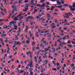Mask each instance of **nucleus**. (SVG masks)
I'll return each mask as SVG.
<instances>
[{
    "mask_svg": "<svg viewBox=\"0 0 75 75\" xmlns=\"http://www.w3.org/2000/svg\"><path fill=\"white\" fill-rule=\"evenodd\" d=\"M67 37L68 38H70V37H69V36L68 35H67Z\"/></svg>",
    "mask_w": 75,
    "mask_h": 75,
    "instance_id": "57",
    "label": "nucleus"
},
{
    "mask_svg": "<svg viewBox=\"0 0 75 75\" xmlns=\"http://www.w3.org/2000/svg\"><path fill=\"white\" fill-rule=\"evenodd\" d=\"M45 6V4L44 3L42 4V5L40 6V7H44Z\"/></svg>",
    "mask_w": 75,
    "mask_h": 75,
    "instance_id": "2",
    "label": "nucleus"
},
{
    "mask_svg": "<svg viewBox=\"0 0 75 75\" xmlns=\"http://www.w3.org/2000/svg\"><path fill=\"white\" fill-rule=\"evenodd\" d=\"M28 68V66H26V67L25 68V70H27Z\"/></svg>",
    "mask_w": 75,
    "mask_h": 75,
    "instance_id": "51",
    "label": "nucleus"
},
{
    "mask_svg": "<svg viewBox=\"0 0 75 75\" xmlns=\"http://www.w3.org/2000/svg\"><path fill=\"white\" fill-rule=\"evenodd\" d=\"M50 32V30H49L47 31H45V33H48V32Z\"/></svg>",
    "mask_w": 75,
    "mask_h": 75,
    "instance_id": "50",
    "label": "nucleus"
},
{
    "mask_svg": "<svg viewBox=\"0 0 75 75\" xmlns=\"http://www.w3.org/2000/svg\"><path fill=\"white\" fill-rule=\"evenodd\" d=\"M23 0H19V1H18V3L20 4L21 3H22V1H23Z\"/></svg>",
    "mask_w": 75,
    "mask_h": 75,
    "instance_id": "10",
    "label": "nucleus"
},
{
    "mask_svg": "<svg viewBox=\"0 0 75 75\" xmlns=\"http://www.w3.org/2000/svg\"><path fill=\"white\" fill-rule=\"evenodd\" d=\"M3 39L2 38H1L0 39V42H3Z\"/></svg>",
    "mask_w": 75,
    "mask_h": 75,
    "instance_id": "35",
    "label": "nucleus"
},
{
    "mask_svg": "<svg viewBox=\"0 0 75 75\" xmlns=\"http://www.w3.org/2000/svg\"><path fill=\"white\" fill-rule=\"evenodd\" d=\"M36 50H40V48L39 47H37L36 48Z\"/></svg>",
    "mask_w": 75,
    "mask_h": 75,
    "instance_id": "30",
    "label": "nucleus"
},
{
    "mask_svg": "<svg viewBox=\"0 0 75 75\" xmlns=\"http://www.w3.org/2000/svg\"><path fill=\"white\" fill-rule=\"evenodd\" d=\"M38 31L39 33H41V30L40 29H38Z\"/></svg>",
    "mask_w": 75,
    "mask_h": 75,
    "instance_id": "32",
    "label": "nucleus"
},
{
    "mask_svg": "<svg viewBox=\"0 0 75 75\" xmlns=\"http://www.w3.org/2000/svg\"><path fill=\"white\" fill-rule=\"evenodd\" d=\"M16 7V6L13 5L12 8H14L15 9H17V7Z\"/></svg>",
    "mask_w": 75,
    "mask_h": 75,
    "instance_id": "8",
    "label": "nucleus"
},
{
    "mask_svg": "<svg viewBox=\"0 0 75 75\" xmlns=\"http://www.w3.org/2000/svg\"><path fill=\"white\" fill-rule=\"evenodd\" d=\"M29 43H30V42L28 40H27L26 41V43L29 44Z\"/></svg>",
    "mask_w": 75,
    "mask_h": 75,
    "instance_id": "43",
    "label": "nucleus"
},
{
    "mask_svg": "<svg viewBox=\"0 0 75 75\" xmlns=\"http://www.w3.org/2000/svg\"><path fill=\"white\" fill-rule=\"evenodd\" d=\"M32 44L33 46H34L35 45V42H34V41L33 42Z\"/></svg>",
    "mask_w": 75,
    "mask_h": 75,
    "instance_id": "23",
    "label": "nucleus"
},
{
    "mask_svg": "<svg viewBox=\"0 0 75 75\" xmlns=\"http://www.w3.org/2000/svg\"><path fill=\"white\" fill-rule=\"evenodd\" d=\"M46 4L47 5H49L50 4V2H46Z\"/></svg>",
    "mask_w": 75,
    "mask_h": 75,
    "instance_id": "56",
    "label": "nucleus"
},
{
    "mask_svg": "<svg viewBox=\"0 0 75 75\" xmlns=\"http://www.w3.org/2000/svg\"><path fill=\"white\" fill-rule=\"evenodd\" d=\"M65 14H66V15L67 16H68V17H70L71 16H72V13L70 12L68 13H65Z\"/></svg>",
    "mask_w": 75,
    "mask_h": 75,
    "instance_id": "1",
    "label": "nucleus"
},
{
    "mask_svg": "<svg viewBox=\"0 0 75 75\" xmlns=\"http://www.w3.org/2000/svg\"><path fill=\"white\" fill-rule=\"evenodd\" d=\"M30 75H33V72L32 71H30Z\"/></svg>",
    "mask_w": 75,
    "mask_h": 75,
    "instance_id": "17",
    "label": "nucleus"
},
{
    "mask_svg": "<svg viewBox=\"0 0 75 75\" xmlns=\"http://www.w3.org/2000/svg\"><path fill=\"white\" fill-rule=\"evenodd\" d=\"M50 9L51 11H52V10H54V9L52 8Z\"/></svg>",
    "mask_w": 75,
    "mask_h": 75,
    "instance_id": "62",
    "label": "nucleus"
},
{
    "mask_svg": "<svg viewBox=\"0 0 75 75\" xmlns=\"http://www.w3.org/2000/svg\"><path fill=\"white\" fill-rule=\"evenodd\" d=\"M67 19H64V23H67Z\"/></svg>",
    "mask_w": 75,
    "mask_h": 75,
    "instance_id": "27",
    "label": "nucleus"
},
{
    "mask_svg": "<svg viewBox=\"0 0 75 75\" xmlns=\"http://www.w3.org/2000/svg\"><path fill=\"white\" fill-rule=\"evenodd\" d=\"M29 6H30V4H28L27 5H26V6H25L24 8H25V7H29Z\"/></svg>",
    "mask_w": 75,
    "mask_h": 75,
    "instance_id": "21",
    "label": "nucleus"
},
{
    "mask_svg": "<svg viewBox=\"0 0 75 75\" xmlns=\"http://www.w3.org/2000/svg\"><path fill=\"white\" fill-rule=\"evenodd\" d=\"M48 62V61L47 60H46V61H45L44 62V63H45V64H47Z\"/></svg>",
    "mask_w": 75,
    "mask_h": 75,
    "instance_id": "33",
    "label": "nucleus"
},
{
    "mask_svg": "<svg viewBox=\"0 0 75 75\" xmlns=\"http://www.w3.org/2000/svg\"><path fill=\"white\" fill-rule=\"evenodd\" d=\"M24 18V17H23V16H21L20 18H21V19H22V18Z\"/></svg>",
    "mask_w": 75,
    "mask_h": 75,
    "instance_id": "47",
    "label": "nucleus"
},
{
    "mask_svg": "<svg viewBox=\"0 0 75 75\" xmlns=\"http://www.w3.org/2000/svg\"><path fill=\"white\" fill-rule=\"evenodd\" d=\"M1 37H6V35L2 34L1 35Z\"/></svg>",
    "mask_w": 75,
    "mask_h": 75,
    "instance_id": "14",
    "label": "nucleus"
},
{
    "mask_svg": "<svg viewBox=\"0 0 75 75\" xmlns=\"http://www.w3.org/2000/svg\"><path fill=\"white\" fill-rule=\"evenodd\" d=\"M11 60H9V61H8V64H10V63H11Z\"/></svg>",
    "mask_w": 75,
    "mask_h": 75,
    "instance_id": "60",
    "label": "nucleus"
},
{
    "mask_svg": "<svg viewBox=\"0 0 75 75\" xmlns=\"http://www.w3.org/2000/svg\"><path fill=\"white\" fill-rule=\"evenodd\" d=\"M13 24H16L17 22L13 21Z\"/></svg>",
    "mask_w": 75,
    "mask_h": 75,
    "instance_id": "54",
    "label": "nucleus"
},
{
    "mask_svg": "<svg viewBox=\"0 0 75 75\" xmlns=\"http://www.w3.org/2000/svg\"><path fill=\"white\" fill-rule=\"evenodd\" d=\"M17 13H14V14L11 17V18H13V17H15V16H16V15H17Z\"/></svg>",
    "mask_w": 75,
    "mask_h": 75,
    "instance_id": "5",
    "label": "nucleus"
},
{
    "mask_svg": "<svg viewBox=\"0 0 75 75\" xmlns=\"http://www.w3.org/2000/svg\"><path fill=\"white\" fill-rule=\"evenodd\" d=\"M50 8H47L46 9V10H47V11H48V10H50Z\"/></svg>",
    "mask_w": 75,
    "mask_h": 75,
    "instance_id": "61",
    "label": "nucleus"
},
{
    "mask_svg": "<svg viewBox=\"0 0 75 75\" xmlns=\"http://www.w3.org/2000/svg\"><path fill=\"white\" fill-rule=\"evenodd\" d=\"M61 3H62V4H64V1H61Z\"/></svg>",
    "mask_w": 75,
    "mask_h": 75,
    "instance_id": "45",
    "label": "nucleus"
},
{
    "mask_svg": "<svg viewBox=\"0 0 75 75\" xmlns=\"http://www.w3.org/2000/svg\"><path fill=\"white\" fill-rule=\"evenodd\" d=\"M8 42V40H7V39L6 40H5V42Z\"/></svg>",
    "mask_w": 75,
    "mask_h": 75,
    "instance_id": "53",
    "label": "nucleus"
},
{
    "mask_svg": "<svg viewBox=\"0 0 75 75\" xmlns=\"http://www.w3.org/2000/svg\"><path fill=\"white\" fill-rule=\"evenodd\" d=\"M75 8H72L70 9V11H75Z\"/></svg>",
    "mask_w": 75,
    "mask_h": 75,
    "instance_id": "12",
    "label": "nucleus"
},
{
    "mask_svg": "<svg viewBox=\"0 0 75 75\" xmlns=\"http://www.w3.org/2000/svg\"><path fill=\"white\" fill-rule=\"evenodd\" d=\"M74 65H75L74 63H72L71 64V67H74Z\"/></svg>",
    "mask_w": 75,
    "mask_h": 75,
    "instance_id": "16",
    "label": "nucleus"
},
{
    "mask_svg": "<svg viewBox=\"0 0 75 75\" xmlns=\"http://www.w3.org/2000/svg\"><path fill=\"white\" fill-rule=\"evenodd\" d=\"M48 36L49 37H51V35L50 34H49L48 35Z\"/></svg>",
    "mask_w": 75,
    "mask_h": 75,
    "instance_id": "58",
    "label": "nucleus"
},
{
    "mask_svg": "<svg viewBox=\"0 0 75 75\" xmlns=\"http://www.w3.org/2000/svg\"><path fill=\"white\" fill-rule=\"evenodd\" d=\"M45 6H46V7H47V8H48L50 7V6H49L48 5H46Z\"/></svg>",
    "mask_w": 75,
    "mask_h": 75,
    "instance_id": "49",
    "label": "nucleus"
},
{
    "mask_svg": "<svg viewBox=\"0 0 75 75\" xmlns=\"http://www.w3.org/2000/svg\"><path fill=\"white\" fill-rule=\"evenodd\" d=\"M10 24V25H12L13 24V21H12L9 23Z\"/></svg>",
    "mask_w": 75,
    "mask_h": 75,
    "instance_id": "19",
    "label": "nucleus"
},
{
    "mask_svg": "<svg viewBox=\"0 0 75 75\" xmlns=\"http://www.w3.org/2000/svg\"><path fill=\"white\" fill-rule=\"evenodd\" d=\"M4 12L5 13H7V11H6V8H4Z\"/></svg>",
    "mask_w": 75,
    "mask_h": 75,
    "instance_id": "25",
    "label": "nucleus"
},
{
    "mask_svg": "<svg viewBox=\"0 0 75 75\" xmlns=\"http://www.w3.org/2000/svg\"><path fill=\"white\" fill-rule=\"evenodd\" d=\"M73 5L72 6L74 8H75V3H73Z\"/></svg>",
    "mask_w": 75,
    "mask_h": 75,
    "instance_id": "13",
    "label": "nucleus"
},
{
    "mask_svg": "<svg viewBox=\"0 0 75 75\" xmlns=\"http://www.w3.org/2000/svg\"><path fill=\"white\" fill-rule=\"evenodd\" d=\"M67 46H68L69 47H72V46H71V45H67Z\"/></svg>",
    "mask_w": 75,
    "mask_h": 75,
    "instance_id": "55",
    "label": "nucleus"
},
{
    "mask_svg": "<svg viewBox=\"0 0 75 75\" xmlns=\"http://www.w3.org/2000/svg\"><path fill=\"white\" fill-rule=\"evenodd\" d=\"M26 53L27 55H28V54H30L31 55L33 54V53H31V52L30 51H28V52H26Z\"/></svg>",
    "mask_w": 75,
    "mask_h": 75,
    "instance_id": "4",
    "label": "nucleus"
},
{
    "mask_svg": "<svg viewBox=\"0 0 75 75\" xmlns=\"http://www.w3.org/2000/svg\"><path fill=\"white\" fill-rule=\"evenodd\" d=\"M45 1V0H41L40 1V3H44Z\"/></svg>",
    "mask_w": 75,
    "mask_h": 75,
    "instance_id": "34",
    "label": "nucleus"
},
{
    "mask_svg": "<svg viewBox=\"0 0 75 75\" xmlns=\"http://www.w3.org/2000/svg\"><path fill=\"white\" fill-rule=\"evenodd\" d=\"M69 8H70V10L72 8V6H71V5H69Z\"/></svg>",
    "mask_w": 75,
    "mask_h": 75,
    "instance_id": "29",
    "label": "nucleus"
},
{
    "mask_svg": "<svg viewBox=\"0 0 75 75\" xmlns=\"http://www.w3.org/2000/svg\"><path fill=\"white\" fill-rule=\"evenodd\" d=\"M4 5H5V6H7V2H5L4 3Z\"/></svg>",
    "mask_w": 75,
    "mask_h": 75,
    "instance_id": "64",
    "label": "nucleus"
},
{
    "mask_svg": "<svg viewBox=\"0 0 75 75\" xmlns=\"http://www.w3.org/2000/svg\"><path fill=\"white\" fill-rule=\"evenodd\" d=\"M52 70H53L54 71H57V69L55 68H54L52 69Z\"/></svg>",
    "mask_w": 75,
    "mask_h": 75,
    "instance_id": "28",
    "label": "nucleus"
},
{
    "mask_svg": "<svg viewBox=\"0 0 75 75\" xmlns=\"http://www.w3.org/2000/svg\"><path fill=\"white\" fill-rule=\"evenodd\" d=\"M35 35L36 37H39V35L37 34H35Z\"/></svg>",
    "mask_w": 75,
    "mask_h": 75,
    "instance_id": "48",
    "label": "nucleus"
},
{
    "mask_svg": "<svg viewBox=\"0 0 75 75\" xmlns=\"http://www.w3.org/2000/svg\"><path fill=\"white\" fill-rule=\"evenodd\" d=\"M44 50H45V51H46V52H47V51H48V50H48V49L47 48L45 49Z\"/></svg>",
    "mask_w": 75,
    "mask_h": 75,
    "instance_id": "26",
    "label": "nucleus"
},
{
    "mask_svg": "<svg viewBox=\"0 0 75 75\" xmlns=\"http://www.w3.org/2000/svg\"><path fill=\"white\" fill-rule=\"evenodd\" d=\"M62 7V5H61L60 6H58V8H61Z\"/></svg>",
    "mask_w": 75,
    "mask_h": 75,
    "instance_id": "15",
    "label": "nucleus"
},
{
    "mask_svg": "<svg viewBox=\"0 0 75 75\" xmlns=\"http://www.w3.org/2000/svg\"><path fill=\"white\" fill-rule=\"evenodd\" d=\"M54 25H55V23H53L51 25H50V26H54Z\"/></svg>",
    "mask_w": 75,
    "mask_h": 75,
    "instance_id": "22",
    "label": "nucleus"
},
{
    "mask_svg": "<svg viewBox=\"0 0 75 75\" xmlns=\"http://www.w3.org/2000/svg\"><path fill=\"white\" fill-rule=\"evenodd\" d=\"M57 3H58V4H57V5H58V6L59 5H61V3H60V2H59V1L57 2Z\"/></svg>",
    "mask_w": 75,
    "mask_h": 75,
    "instance_id": "9",
    "label": "nucleus"
},
{
    "mask_svg": "<svg viewBox=\"0 0 75 75\" xmlns=\"http://www.w3.org/2000/svg\"><path fill=\"white\" fill-rule=\"evenodd\" d=\"M47 18H50V16H51V15L50 14H49L48 13H47Z\"/></svg>",
    "mask_w": 75,
    "mask_h": 75,
    "instance_id": "11",
    "label": "nucleus"
},
{
    "mask_svg": "<svg viewBox=\"0 0 75 75\" xmlns=\"http://www.w3.org/2000/svg\"><path fill=\"white\" fill-rule=\"evenodd\" d=\"M35 50V47H33L32 49V51H33V52Z\"/></svg>",
    "mask_w": 75,
    "mask_h": 75,
    "instance_id": "38",
    "label": "nucleus"
},
{
    "mask_svg": "<svg viewBox=\"0 0 75 75\" xmlns=\"http://www.w3.org/2000/svg\"><path fill=\"white\" fill-rule=\"evenodd\" d=\"M23 72H24V71H23L22 70L20 71V73H19V74H21V73Z\"/></svg>",
    "mask_w": 75,
    "mask_h": 75,
    "instance_id": "36",
    "label": "nucleus"
},
{
    "mask_svg": "<svg viewBox=\"0 0 75 75\" xmlns=\"http://www.w3.org/2000/svg\"><path fill=\"white\" fill-rule=\"evenodd\" d=\"M53 15H58L57 13H56L55 12H54V13H53Z\"/></svg>",
    "mask_w": 75,
    "mask_h": 75,
    "instance_id": "31",
    "label": "nucleus"
},
{
    "mask_svg": "<svg viewBox=\"0 0 75 75\" xmlns=\"http://www.w3.org/2000/svg\"><path fill=\"white\" fill-rule=\"evenodd\" d=\"M1 21L3 22L4 21V20L3 19H1Z\"/></svg>",
    "mask_w": 75,
    "mask_h": 75,
    "instance_id": "37",
    "label": "nucleus"
},
{
    "mask_svg": "<svg viewBox=\"0 0 75 75\" xmlns=\"http://www.w3.org/2000/svg\"><path fill=\"white\" fill-rule=\"evenodd\" d=\"M27 60H25L24 62V63L26 65V63H27Z\"/></svg>",
    "mask_w": 75,
    "mask_h": 75,
    "instance_id": "59",
    "label": "nucleus"
},
{
    "mask_svg": "<svg viewBox=\"0 0 75 75\" xmlns=\"http://www.w3.org/2000/svg\"><path fill=\"white\" fill-rule=\"evenodd\" d=\"M15 42H16L15 43L14 45H15V46L16 45H17V41H15Z\"/></svg>",
    "mask_w": 75,
    "mask_h": 75,
    "instance_id": "39",
    "label": "nucleus"
},
{
    "mask_svg": "<svg viewBox=\"0 0 75 75\" xmlns=\"http://www.w3.org/2000/svg\"><path fill=\"white\" fill-rule=\"evenodd\" d=\"M43 44H45L46 45H48V42L46 41L45 40L44 41H43Z\"/></svg>",
    "mask_w": 75,
    "mask_h": 75,
    "instance_id": "3",
    "label": "nucleus"
},
{
    "mask_svg": "<svg viewBox=\"0 0 75 75\" xmlns=\"http://www.w3.org/2000/svg\"><path fill=\"white\" fill-rule=\"evenodd\" d=\"M14 30H17V26L15 25L14 26V28H13Z\"/></svg>",
    "mask_w": 75,
    "mask_h": 75,
    "instance_id": "7",
    "label": "nucleus"
},
{
    "mask_svg": "<svg viewBox=\"0 0 75 75\" xmlns=\"http://www.w3.org/2000/svg\"><path fill=\"white\" fill-rule=\"evenodd\" d=\"M66 43H65L64 42H62V44L63 45H64V44H66Z\"/></svg>",
    "mask_w": 75,
    "mask_h": 75,
    "instance_id": "41",
    "label": "nucleus"
},
{
    "mask_svg": "<svg viewBox=\"0 0 75 75\" xmlns=\"http://www.w3.org/2000/svg\"><path fill=\"white\" fill-rule=\"evenodd\" d=\"M33 67V65L32 64H30V68H32Z\"/></svg>",
    "mask_w": 75,
    "mask_h": 75,
    "instance_id": "20",
    "label": "nucleus"
},
{
    "mask_svg": "<svg viewBox=\"0 0 75 75\" xmlns=\"http://www.w3.org/2000/svg\"><path fill=\"white\" fill-rule=\"evenodd\" d=\"M42 21H45V19L43 18V17H42Z\"/></svg>",
    "mask_w": 75,
    "mask_h": 75,
    "instance_id": "44",
    "label": "nucleus"
},
{
    "mask_svg": "<svg viewBox=\"0 0 75 75\" xmlns=\"http://www.w3.org/2000/svg\"><path fill=\"white\" fill-rule=\"evenodd\" d=\"M8 26L6 25H4L3 26V28H2V29H4V28H7Z\"/></svg>",
    "mask_w": 75,
    "mask_h": 75,
    "instance_id": "6",
    "label": "nucleus"
},
{
    "mask_svg": "<svg viewBox=\"0 0 75 75\" xmlns=\"http://www.w3.org/2000/svg\"><path fill=\"white\" fill-rule=\"evenodd\" d=\"M44 38H43V39L41 40V42H43V41H44Z\"/></svg>",
    "mask_w": 75,
    "mask_h": 75,
    "instance_id": "52",
    "label": "nucleus"
},
{
    "mask_svg": "<svg viewBox=\"0 0 75 75\" xmlns=\"http://www.w3.org/2000/svg\"><path fill=\"white\" fill-rule=\"evenodd\" d=\"M24 3H27L28 2V0H26L24 1Z\"/></svg>",
    "mask_w": 75,
    "mask_h": 75,
    "instance_id": "42",
    "label": "nucleus"
},
{
    "mask_svg": "<svg viewBox=\"0 0 75 75\" xmlns=\"http://www.w3.org/2000/svg\"><path fill=\"white\" fill-rule=\"evenodd\" d=\"M30 19H33V16L30 17Z\"/></svg>",
    "mask_w": 75,
    "mask_h": 75,
    "instance_id": "63",
    "label": "nucleus"
},
{
    "mask_svg": "<svg viewBox=\"0 0 75 75\" xmlns=\"http://www.w3.org/2000/svg\"><path fill=\"white\" fill-rule=\"evenodd\" d=\"M29 71H30H30H32L31 70H33V69H32V68H29Z\"/></svg>",
    "mask_w": 75,
    "mask_h": 75,
    "instance_id": "40",
    "label": "nucleus"
},
{
    "mask_svg": "<svg viewBox=\"0 0 75 75\" xmlns=\"http://www.w3.org/2000/svg\"><path fill=\"white\" fill-rule=\"evenodd\" d=\"M42 17L41 18H40L39 19H38V21H40V20H42Z\"/></svg>",
    "mask_w": 75,
    "mask_h": 75,
    "instance_id": "24",
    "label": "nucleus"
},
{
    "mask_svg": "<svg viewBox=\"0 0 75 75\" xmlns=\"http://www.w3.org/2000/svg\"><path fill=\"white\" fill-rule=\"evenodd\" d=\"M68 44H69V43H71V41L70 40H68L67 41Z\"/></svg>",
    "mask_w": 75,
    "mask_h": 75,
    "instance_id": "46",
    "label": "nucleus"
},
{
    "mask_svg": "<svg viewBox=\"0 0 75 75\" xmlns=\"http://www.w3.org/2000/svg\"><path fill=\"white\" fill-rule=\"evenodd\" d=\"M21 28H19V30L18 31V33H20V32L21 31Z\"/></svg>",
    "mask_w": 75,
    "mask_h": 75,
    "instance_id": "18",
    "label": "nucleus"
}]
</instances>
